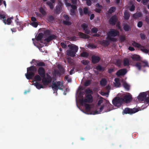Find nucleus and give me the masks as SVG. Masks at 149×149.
Instances as JSON below:
<instances>
[{
	"label": "nucleus",
	"instance_id": "nucleus-17",
	"mask_svg": "<svg viewBox=\"0 0 149 149\" xmlns=\"http://www.w3.org/2000/svg\"><path fill=\"white\" fill-rule=\"evenodd\" d=\"M27 72L30 71L33 72L35 74L37 72V69L36 66L32 65L29 67L27 68Z\"/></svg>",
	"mask_w": 149,
	"mask_h": 149
},
{
	"label": "nucleus",
	"instance_id": "nucleus-26",
	"mask_svg": "<svg viewBox=\"0 0 149 149\" xmlns=\"http://www.w3.org/2000/svg\"><path fill=\"white\" fill-rule=\"evenodd\" d=\"M43 34L41 33H39L37 36H36V39L38 41H39L41 40L43 36Z\"/></svg>",
	"mask_w": 149,
	"mask_h": 149
},
{
	"label": "nucleus",
	"instance_id": "nucleus-59",
	"mask_svg": "<svg viewBox=\"0 0 149 149\" xmlns=\"http://www.w3.org/2000/svg\"><path fill=\"white\" fill-rule=\"evenodd\" d=\"M103 101L102 98L101 99H100L98 101L97 103V105L98 106H100L101 105V104L102 103Z\"/></svg>",
	"mask_w": 149,
	"mask_h": 149
},
{
	"label": "nucleus",
	"instance_id": "nucleus-34",
	"mask_svg": "<svg viewBox=\"0 0 149 149\" xmlns=\"http://www.w3.org/2000/svg\"><path fill=\"white\" fill-rule=\"evenodd\" d=\"M96 69L99 71H104V68L101 65H98L96 67Z\"/></svg>",
	"mask_w": 149,
	"mask_h": 149
},
{
	"label": "nucleus",
	"instance_id": "nucleus-56",
	"mask_svg": "<svg viewBox=\"0 0 149 149\" xmlns=\"http://www.w3.org/2000/svg\"><path fill=\"white\" fill-rule=\"evenodd\" d=\"M140 35L141 38L142 40H144L145 39L146 36L143 33H141L140 34Z\"/></svg>",
	"mask_w": 149,
	"mask_h": 149
},
{
	"label": "nucleus",
	"instance_id": "nucleus-8",
	"mask_svg": "<svg viewBox=\"0 0 149 149\" xmlns=\"http://www.w3.org/2000/svg\"><path fill=\"white\" fill-rule=\"evenodd\" d=\"M79 11L81 16H83L84 14L85 15H88V16H89L90 15V12L87 7L84 8L83 10L81 8H79Z\"/></svg>",
	"mask_w": 149,
	"mask_h": 149
},
{
	"label": "nucleus",
	"instance_id": "nucleus-16",
	"mask_svg": "<svg viewBox=\"0 0 149 149\" xmlns=\"http://www.w3.org/2000/svg\"><path fill=\"white\" fill-rule=\"evenodd\" d=\"M26 78L28 79H31L35 75V74L33 72L29 71L25 74Z\"/></svg>",
	"mask_w": 149,
	"mask_h": 149
},
{
	"label": "nucleus",
	"instance_id": "nucleus-22",
	"mask_svg": "<svg viewBox=\"0 0 149 149\" xmlns=\"http://www.w3.org/2000/svg\"><path fill=\"white\" fill-rule=\"evenodd\" d=\"M47 20L49 22L53 23L55 21V18L52 16L49 15L48 17Z\"/></svg>",
	"mask_w": 149,
	"mask_h": 149
},
{
	"label": "nucleus",
	"instance_id": "nucleus-24",
	"mask_svg": "<svg viewBox=\"0 0 149 149\" xmlns=\"http://www.w3.org/2000/svg\"><path fill=\"white\" fill-rule=\"evenodd\" d=\"M61 8L62 7L61 5L56 6L55 10V13L57 14H59L61 12Z\"/></svg>",
	"mask_w": 149,
	"mask_h": 149
},
{
	"label": "nucleus",
	"instance_id": "nucleus-51",
	"mask_svg": "<svg viewBox=\"0 0 149 149\" xmlns=\"http://www.w3.org/2000/svg\"><path fill=\"white\" fill-rule=\"evenodd\" d=\"M98 31V29L95 27H93L91 29L92 32L94 33H96Z\"/></svg>",
	"mask_w": 149,
	"mask_h": 149
},
{
	"label": "nucleus",
	"instance_id": "nucleus-50",
	"mask_svg": "<svg viewBox=\"0 0 149 149\" xmlns=\"http://www.w3.org/2000/svg\"><path fill=\"white\" fill-rule=\"evenodd\" d=\"M58 68L60 71L62 73H63L64 72V68L61 65H59L58 66Z\"/></svg>",
	"mask_w": 149,
	"mask_h": 149
},
{
	"label": "nucleus",
	"instance_id": "nucleus-29",
	"mask_svg": "<svg viewBox=\"0 0 149 149\" xmlns=\"http://www.w3.org/2000/svg\"><path fill=\"white\" fill-rule=\"evenodd\" d=\"M132 59L133 60L139 61L140 60V56L138 55H134L132 57Z\"/></svg>",
	"mask_w": 149,
	"mask_h": 149
},
{
	"label": "nucleus",
	"instance_id": "nucleus-55",
	"mask_svg": "<svg viewBox=\"0 0 149 149\" xmlns=\"http://www.w3.org/2000/svg\"><path fill=\"white\" fill-rule=\"evenodd\" d=\"M140 50L142 52L146 54H147L148 52V50L147 49H146L141 48Z\"/></svg>",
	"mask_w": 149,
	"mask_h": 149
},
{
	"label": "nucleus",
	"instance_id": "nucleus-9",
	"mask_svg": "<svg viewBox=\"0 0 149 149\" xmlns=\"http://www.w3.org/2000/svg\"><path fill=\"white\" fill-rule=\"evenodd\" d=\"M118 20V17L116 15L112 16L109 20V24L111 25H114Z\"/></svg>",
	"mask_w": 149,
	"mask_h": 149
},
{
	"label": "nucleus",
	"instance_id": "nucleus-61",
	"mask_svg": "<svg viewBox=\"0 0 149 149\" xmlns=\"http://www.w3.org/2000/svg\"><path fill=\"white\" fill-rule=\"evenodd\" d=\"M63 17L64 19H65V21H68L70 20V18L68 15L65 14L63 15Z\"/></svg>",
	"mask_w": 149,
	"mask_h": 149
},
{
	"label": "nucleus",
	"instance_id": "nucleus-36",
	"mask_svg": "<svg viewBox=\"0 0 149 149\" xmlns=\"http://www.w3.org/2000/svg\"><path fill=\"white\" fill-rule=\"evenodd\" d=\"M102 44L104 46H107L110 44V42L107 40H103L102 41Z\"/></svg>",
	"mask_w": 149,
	"mask_h": 149
},
{
	"label": "nucleus",
	"instance_id": "nucleus-14",
	"mask_svg": "<svg viewBox=\"0 0 149 149\" xmlns=\"http://www.w3.org/2000/svg\"><path fill=\"white\" fill-rule=\"evenodd\" d=\"M123 100V102H125L127 103L130 102L132 99V96L130 95H126L122 98Z\"/></svg>",
	"mask_w": 149,
	"mask_h": 149
},
{
	"label": "nucleus",
	"instance_id": "nucleus-37",
	"mask_svg": "<svg viewBox=\"0 0 149 149\" xmlns=\"http://www.w3.org/2000/svg\"><path fill=\"white\" fill-rule=\"evenodd\" d=\"M92 80H88L86 81L84 83V85L85 86H88L91 83Z\"/></svg>",
	"mask_w": 149,
	"mask_h": 149
},
{
	"label": "nucleus",
	"instance_id": "nucleus-10",
	"mask_svg": "<svg viewBox=\"0 0 149 149\" xmlns=\"http://www.w3.org/2000/svg\"><path fill=\"white\" fill-rule=\"evenodd\" d=\"M127 71L126 69H121L118 71L116 74L118 77L123 76L127 73Z\"/></svg>",
	"mask_w": 149,
	"mask_h": 149
},
{
	"label": "nucleus",
	"instance_id": "nucleus-21",
	"mask_svg": "<svg viewBox=\"0 0 149 149\" xmlns=\"http://www.w3.org/2000/svg\"><path fill=\"white\" fill-rule=\"evenodd\" d=\"M104 105H102L100 108V110L99 111H97V110H96L93 113V114L94 115L98 114L100 113L102 111V110L104 109Z\"/></svg>",
	"mask_w": 149,
	"mask_h": 149
},
{
	"label": "nucleus",
	"instance_id": "nucleus-32",
	"mask_svg": "<svg viewBox=\"0 0 149 149\" xmlns=\"http://www.w3.org/2000/svg\"><path fill=\"white\" fill-rule=\"evenodd\" d=\"M123 29L126 31H128L131 29L130 26L126 24H124L123 25Z\"/></svg>",
	"mask_w": 149,
	"mask_h": 149
},
{
	"label": "nucleus",
	"instance_id": "nucleus-54",
	"mask_svg": "<svg viewBox=\"0 0 149 149\" xmlns=\"http://www.w3.org/2000/svg\"><path fill=\"white\" fill-rule=\"evenodd\" d=\"M144 64V65H143V66L145 67H149V66L148 65V63L147 61H141Z\"/></svg>",
	"mask_w": 149,
	"mask_h": 149
},
{
	"label": "nucleus",
	"instance_id": "nucleus-7",
	"mask_svg": "<svg viewBox=\"0 0 149 149\" xmlns=\"http://www.w3.org/2000/svg\"><path fill=\"white\" fill-rule=\"evenodd\" d=\"M147 91L146 92H142L140 93L138 97V99L139 101H144L147 103V102L146 100L147 99Z\"/></svg>",
	"mask_w": 149,
	"mask_h": 149
},
{
	"label": "nucleus",
	"instance_id": "nucleus-39",
	"mask_svg": "<svg viewBox=\"0 0 149 149\" xmlns=\"http://www.w3.org/2000/svg\"><path fill=\"white\" fill-rule=\"evenodd\" d=\"M85 110L86 111H89L91 109V107L89 104H85Z\"/></svg>",
	"mask_w": 149,
	"mask_h": 149
},
{
	"label": "nucleus",
	"instance_id": "nucleus-45",
	"mask_svg": "<svg viewBox=\"0 0 149 149\" xmlns=\"http://www.w3.org/2000/svg\"><path fill=\"white\" fill-rule=\"evenodd\" d=\"M123 86L127 90H129L130 89V86L126 83L125 82L123 84Z\"/></svg>",
	"mask_w": 149,
	"mask_h": 149
},
{
	"label": "nucleus",
	"instance_id": "nucleus-6",
	"mask_svg": "<svg viewBox=\"0 0 149 149\" xmlns=\"http://www.w3.org/2000/svg\"><path fill=\"white\" fill-rule=\"evenodd\" d=\"M138 111L139 110L136 108L132 109L128 108H126L123 110L122 113L123 114H132L138 112Z\"/></svg>",
	"mask_w": 149,
	"mask_h": 149
},
{
	"label": "nucleus",
	"instance_id": "nucleus-20",
	"mask_svg": "<svg viewBox=\"0 0 149 149\" xmlns=\"http://www.w3.org/2000/svg\"><path fill=\"white\" fill-rule=\"evenodd\" d=\"M142 16V13L141 12L136 13L132 15L133 18L135 19H137L139 17H141Z\"/></svg>",
	"mask_w": 149,
	"mask_h": 149
},
{
	"label": "nucleus",
	"instance_id": "nucleus-53",
	"mask_svg": "<svg viewBox=\"0 0 149 149\" xmlns=\"http://www.w3.org/2000/svg\"><path fill=\"white\" fill-rule=\"evenodd\" d=\"M13 19V17L8 18L7 19V24L10 25L11 23V19Z\"/></svg>",
	"mask_w": 149,
	"mask_h": 149
},
{
	"label": "nucleus",
	"instance_id": "nucleus-57",
	"mask_svg": "<svg viewBox=\"0 0 149 149\" xmlns=\"http://www.w3.org/2000/svg\"><path fill=\"white\" fill-rule=\"evenodd\" d=\"M60 45L63 48H66L67 47L66 45L64 42H61Z\"/></svg>",
	"mask_w": 149,
	"mask_h": 149
},
{
	"label": "nucleus",
	"instance_id": "nucleus-11",
	"mask_svg": "<svg viewBox=\"0 0 149 149\" xmlns=\"http://www.w3.org/2000/svg\"><path fill=\"white\" fill-rule=\"evenodd\" d=\"M38 74L42 77H45L46 75V72L44 68L42 67H40L38 70Z\"/></svg>",
	"mask_w": 149,
	"mask_h": 149
},
{
	"label": "nucleus",
	"instance_id": "nucleus-1",
	"mask_svg": "<svg viewBox=\"0 0 149 149\" xmlns=\"http://www.w3.org/2000/svg\"><path fill=\"white\" fill-rule=\"evenodd\" d=\"M119 33L118 31L116 29H112L110 30L107 34V39L111 42H116L117 39L116 38H113L117 36Z\"/></svg>",
	"mask_w": 149,
	"mask_h": 149
},
{
	"label": "nucleus",
	"instance_id": "nucleus-60",
	"mask_svg": "<svg viewBox=\"0 0 149 149\" xmlns=\"http://www.w3.org/2000/svg\"><path fill=\"white\" fill-rule=\"evenodd\" d=\"M143 24V22L142 21H139L138 23L137 26L139 28H141Z\"/></svg>",
	"mask_w": 149,
	"mask_h": 149
},
{
	"label": "nucleus",
	"instance_id": "nucleus-18",
	"mask_svg": "<svg viewBox=\"0 0 149 149\" xmlns=\"http://www.w3.org/2000/svg\"><path fill=\"white\" fill-rule=\"evenodd\" d=\"M78 36L80 38L84 39H88L90 37V36L81 32H79L78 33Z\"/></svg>",
	"mask_w": 149,
	"mask_h": 149
},
{
	"label": "nucleus",
	"instance_id": "nucleus-5",
	"mask_svg": "<svg viewBox=\"0 0 149 149\" xmlns=\"http://www.w3.org/2000/svg\"><path fill=\"white\" fill-rule=\"evenodd\" d=\"M93 101V97L90 94H88L86 96L84 99H82L80 101V103L82 105H83L84 102L91 103Z\"/></svg>",
	"mask_w": 149,
	"mask_h": 149
},
{
	"label": "nucleus",
	"instance_id": "nucleus-28",
	"mask_svg": "<svg viewBox=\"0 0 149 149\" xmlns=\"http://www.w3.org/2000/svg\"><path fill=\"white\" fill-rule=\"evenodd\" d=\"M41 77L39 74H36L34 77V79L36 81H42Z\"/></svg>",
	"mask_w": 149,
	"mask_h": 149
},
{
	"label": "nucleus",
	"instance_id": "nucleus-63",
	"mask_svg": "<svg viewBox=\"0 0 149 149\" xmlns=\"http://www.w3.org/2000/svg\"><path fill=\"white\" fill-rule=\"evenodd\" d=\"M85 92L86 94H90V93L92 92V91L90 89L88 88L86 90Z\"/></svg>",
	"mask_w": 149,
	"mask_h": 149
},
{
	"label": "nucleus",
	"instance_id": "nucleus-41",
	"mask_svg": "<svg viewBox=\"0 0 149 149\" xmlns=\"http://www.w3.org/2000/svg\"><path fill=\"white\" fill-rule=\"evenodd\" d=\"M46 4L48 5L50 8L51 9H53V6L52 3L50 1H48L46 2Z\"/></svg>",
	"mask_w": 149,
	"mask_h": 149
},
{
	"label": "nucleus",
	"instance_id": "nucleus-4",
	"mask_svg": "<svg viewBox=\"0 0 149 149\" xmlns=\"http://www.w3.org/2000/svg\"><path fill=\"white\" fill-rule=\"evenodd\" d=\"M42 82L44 85H47L50 83L52 81V78L51 76L48 74H46V77H42Z\"/></svg>",
	"mask_w": 149,
	"mask_h": 149
},
{
	"label": "nucleus",
	"instance_id": "nucleus-25",
	"mask_svg": "<svg viewBox=\"0 0 149 149\" xmlns=\"http://www.w3.org/2000/svg\"><path fill=\"white\" fill-rule=\"evenodd\" d=\"M80 56L81 57L87 58L89 56V54L88 52L83 51L80 54Z\"/></svg>",
	"mask_w": 149,
	"mask_h": 149
},
{
	"label": "nucleus",
	"instance_id": "nucleus-42",
	"mask_svg": "<svg viewBox=\"0 0 149 149\" xmlns=\"http://www.w3.org/2000/svg\"><path fill=\"white\" fill-rule=\"evenodd\" d=\"M45 63L39 61L38 63V66H40V67H42L45 66Z\"/></svg>",
	"mask_w": 149,
	"mask_h": 149
},
{
	"label": "nucleus",
	"instance_id": "nucleus-30",
	"mask_svg": "<svg viewBox=\"0 0 149 149\" xmlns=\"http://www.w3.org/2000/svg\"><path fill=\"white\" fill-rule=\"evenodd\" d=\"M100 84L102 86H105L107 84V81L104 78L102 79L100 82Z\"/></svg>",
	"mask_w": 149,
	"mask_h": 149
},
{
	"label": "nucleus",
	"instance_id": "nucleus-15",
	"mask_svg": "<svg viewBox=\"0 0 149 149\" xmlns=\"http://www.w3.org/2000/svg\"><path fill=\"white\" fill-rule=\"evenodd\" d=\"M56 38V36L55 35L52 34L48 36L47 38L44 39V41H46L47 42H49L55 39Z\"/></svg>",
	"mask_w": 149,
	"mask_h": 149
},
{
	"label": "nucleus",
	"instance_id": "nucleus-43",
	"mask_svg": "<svg viewBox=\"0 0 149 149\" xmlns=\"http://www.w3.org/2000/svg\"><path fill=\"white\" fill-rule=\"evenodd\" d=\"M87 47L88 48H91L92 49H95L96 48V46L93 44H89L88 46Z\"/></svg>",
	"mask_w": 149,
	"mask_h": 149
},
{
	"label": "nucleus",
	"instance_id": "nucleus-46",
	"mask_svg": "<svg viewBox=\"0 0 149 149\" xmlns=\"http://www.w3.org/2000/svg\"><path fill=\"white\" fill-rule=\"evenodd\" d=\"M81 27L84 30L86 29L88 27V25L86 23H84L81 26Z\"/></svg>",
	"mask_w": 149,
	"mask_h": 149
},
{
	"label": "nucleus",
	"instance_id": "nucleus-27",
	"mask_svg": "<svg viewBox=\"0 0 149 149\" xmlns=\"http://www.w3.org/2000/svg\"><path fill=\"white\" fill-rule=\"evenodd\" d=\"M132 45L134 46L137 48H139L140 47L143 48L144 47L143 46H142L140 44L137 43L134 41L133 42Z\"/></svg>",
	"mask_w": 149,
	"mask_h": 149
},
{
	"label": "nucleus",
	"instance_id": "nucleus-35",
	"mask_svg": "<svg viewBox=\"0 0 149 149\" xmlns=\"http://www.w3.org/2000/svg\"><path fill=\"white\" fill-rule=\"evenodd\" d=\"M44 33L45 36L47 37L51 34V32L50 30L47 29L44 31Z\"/></svg>",
	"mask_w": 149,
	"mask_h": 149
},
{
	"label": "nucleus",
	"instance_id": "nucleus-12",
	"mask_svg": "<svg viewBox=\"0 0 149 149\" xmlns=\"http://www.w3.org/2000/svg\"><path fill=\"white\" fill-rule=\"evenodd\" d=\"M61 85L60 82H58L56 83L53 82L52 84V87L53 89L57 90L58 89H62L61 87Z\"/></svg>",
	"mask_w": 149,
	"mask_h": 149
},
{
	"label": "nucleus",
	"instance_id": "nucleus-13",
	"mask_svg": "<svg viewBox=\"0 0 149 149\" xmlns=\"http://www.w3.org/2000/svg\"><path fill=\"white\" fill-rule=\"evenodd\" d=\"M92 62L94 64H96L99 62L100 60V58L99 56H96L95 55L91 57Z\"/></svg>",
	"mask_w": 149,
	"mask_h": 149
},
{
	"label": "nucleus",
	"instance_id": "nucleus-48",
	"mask_svg": "<svg viewBox=\"0 0 149 149\" xmlns=\"http://www.w3.org/2000/svg\"><path fill=\"white\" fill-rule=\"evenodd\" d=\"M81 63L84 65H87L89 63V61L86 60H83L81 61Z\"/></svg>",
	"mask_w": 149,
	"mask_h": 149
},
{
	"label": "nucleus",
	"instance_id": "nucleus-44",
	"mask_svg": "<svg viewBox=\"0 0 149 149\" xmlns=\"http://www.w3.org/2000/svg\"><path fill=\"white\" fill-rule=\"evenodd\" d=\"M38 60H36L35 59H33L32 60V61L30 62V63L31 64H32L33 63L36 66H38Z\"/></svg>",
	"mask_w": 149,
	"mask_h": 149
},
{
	"label": "nucleus",
	"instance_id": "nucleus-19",
	"mask_svg": "<svg viewBox=\"0 0 149 149\" xmlns=\"http://www.w3.org/2000/svg\"><path fill=\"white\" fill-rule=\"evenodd\" d=\"M130 14L129 12L127 10L125 11L124 13L123 17L124 19L126 20H128L130 17Z\"/></svg>",
	"mask_w": 149,
	"mask_h": 149
},
{
	"label": "nucleus",
	"instance_id": "nucleus-62",
	"mask_svg": "<svg viewBox=\"0 0 149 149\" xmlns=\"http://www.w3.org/2000/svg\"><path fill=\"white\" fill-rule=\"evenodd\" d=\"M135 7L134 5V4H132L129 10L131 11H133L135 10Z\"/></svg>",
	"mask_w": 149,
	"mask_h": 149
},
{
	"label": "nucleus",
	"instance_id": "nucleus-40",
	"mask_svg": "<svg viewBox=\"0 0 149 149\" xmlns=\"http://www.w3.org/2000/svg\"><path fill=\"white\" fill-rule=\"evenodd\" d=\"M39 12L42 14L43 15H45L46 13L44 9L42 8L41 7L39 8Z\"/></svg>",
	"mask_w": 149,
	"mask_h": 149
},
{
	"label": "nucleus",
	"instance_id": "nucleus-33",
	"mask_svg": "<svg viewBox=\"0 0 149 149\" xmlns=\"http://www.w3.org/2000/svg\"><path fill=\"white\" fill-rule=\"evenodd\" d=\"M116 10V8L115 7H110L108 10V13L110 14H111L113 13Z\"/></svg>",
	"mask_w": 149,
	"mask_h": 149
},
{
	"label": "nucleus",
	"instance_id": "nucleus-31",
	"mask_svg": "<svg viewBox=\"0 0 149 149\" xmlns=\"http://www.w3.org/2000/svg\"><path fill=\"white\" fill-rule=\"evenodd\" d=\"M34 85L36 87V88L38 89L43 88V86L42 84L37 82L34 84Z\"/></svg>",
	"mask_w": 149,
	"mask_h": 149
},
{
	"label": "nucleus",
	"instance_id": "nucleus-52",
	"mask_svg": "<svg viewBox=\"0 0 149 149\" xmlns=\"http://www.w3.org/2000/svg\"><path fill=\"white\" fill-rule=\"evenodd\" d=\"M31 25H32L33 27L36 28L38 25V23L37 22H32L31 23Z\"/></svg>",
	"mask_w": 149,
	"mask_h": 149
},
{
	"label": "nucleus",
	"instance_id": "nucleus-38",
	"mask_svg": "<svg viewBox=\"0 0 149 149\" xmlns=\"http://www.w3.org/2000/svg\"><path fill=\"white\" fill-rule=\"evenodd\" d=\"M63 23L64 25L68 26H70L72 24V22L68 21L63 20Z\"/></svg>",
	"mask_w": 149,
	"mask_h": 149
},
{
	"label": "nucleus",
	"instance_id": "nucleus-2",
	"mask_svg": "<svg viewBox=\"0 0 149 149\" xmlns=\"http://www.w3.org/2000/svg\"><path fill=\"white\" fill-rule=\"evenodd\" d=\"M68 47H69L70 49L67 50V55L72 57H74L76 52L78 50V46L75 45L70 44L68 45Z\"/></svg>",
	"mask_w": 149,
	"mask_h": 149
},
{
	"label": "nucleus",
	"instance_id": "nucleus-23",
	"mask_svg": "<svg viewBox=\"0 0 149 149\" xmlns=\"http://www.w3.org/2000/svg\"><path fill=\"white\" fill-rule=\"evenodd\" d=\"M130 64V61L128 58H125L123 61V65L125 66H128Z\"/></svg>",
	"mask_w": 149,
	"mask_h": 149
},
{
	"label": "nucleus",
	"instance_id": "nucleus-58",
	"mask_svg": "<svg viewBox=\"0 0 149 149\" xmlns=\"http://www.w3.org/2000/svg\"><path fill=\"white\" fill-rule=\"evenodd\" d=\"M91 0H86V3L87 5L90 6L91 5L92 2Z\"/></svg>",
	"mask_w": 149,
	"mask_h": 149
},
{
	"label": "nucleus",
	"instance_id": "nucleus-47",
	"mask_svg": "<svg viewBox=\"0 0 149 149\" xmlns=\"http://www.w3.org/2000/svg\"><path fill=\"white\" fill-rule=\"evenodd\" d=\"M135 66L139 70H140L141 69V63H136L135 65Z\"/></svg>",
	"mask_w": 149,
	"mask_h": 149
},
{
	"label": "nucleus",
	"instance_id": "nucleus-49",
	"mask_svg": "<svg viewBox=\"0 0 149 149\" xmlns=\"http://www.w3.org/2000/svg\"><path fill=\"white\" fill-rule=\"evenodd\" d=\"M114 81L115 82L116 85L119 86L120 85L119 79L118 78H116L114 79Z\"/></svg>",
	"mask_w": 149,
	"mask_h": 149
},
{
	"label": "nucleus",
	"instance_id": "nucleus-64",
	"mask_svg": "<svg viewBox=\"0 0 149 149\" xmlns=\"http://www.w3.org/2000/svg\"><path fill=\"white\" fill-rule=\"evenodd\" d=\"M149 0H142L141 2L144 5H146L148 2Z\"/></svg>",
	"mask_w": 149,
	"mask_h": 149
},
{
	"label": "nucleus",
	"instance_id": "nucleus-3",
	"mask_svg": "<svg viewBox=\"0 0 149 149\" xmlns=\"http://www.w3.org/2000/svg\"><path fill=\"white\" fill-rule=\"evenodd\" d=\"M112 103L115 107L121 106L123 103V100L122 98L116 97L113 98L112 101Z\"/></svg>",
	"mask_w": 149,
	"mask_h": 149
}]
</instances>
